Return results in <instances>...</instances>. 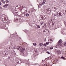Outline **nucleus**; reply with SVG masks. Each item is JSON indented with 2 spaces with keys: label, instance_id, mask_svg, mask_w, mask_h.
<instances>
[{
  "label": "nucleus",
  "instance_id": "f257e3e1",
  "mask_svg": "<svg viewBox=\"0 0 66 66\" xmlns=\"http://www.w3.org/2000/svg\"><path fill=\"white\" fill-rule=\"evenodd\" d=\"M57 46L58 47H59V48H61L63 46V43H62L61 39L60 40L57 44Z\"/></svg>",
  "mask_w": 66,
  "mask_h": 66
},
{
  "label": "nucleus",
  "instance_id": "f03ea898",
  "mask_svg": "<svg viewBox=\"0 0 66 66\" xmlns=\"http://www.w3.org/2000/svg\"><path fill=\"white\" fill-rule=\"evenodd\" d=\"M8 19V18L6 16H5V17H4L3 16H2L1 18V20L3 21V20H7Z\"/></svg>",
  "mask_w": 66,
  "mask_h": 66
},
{
  "label": "nucleus",
  "instance_id": "7ed1b4c3",
  "mask_svg": "<svg viewBox=\"0 0 66 66\" xmlns=\"http://www.w3.org/2000/svg\"><path fill=\"white\" fill-rule=\"evenodd\" d=\"M57 13L58 16H62L64 13L62 11H61L60 12H57Z\"/></svg>",
  "mask_w": 66,
  "mask_h": 66
},
{
  "label": "nucleus",
  "instance_id": "20e7f679",
  "mask_svg": "<svg viewBox=\"0 0 66 66\" xmlns=\"http://www.w3.org/2000/svg\"><path fill=\"white\" fill-rule=\"evenodd\" d=\"M52 63L51 62H49L48 63V65H47L46 64L45 65V66H52Z\"/></svg>",
  "mask_w": 66,
  "mask_h": 66
},
{
  "label": "nucleus",
  "instance_id": "39448f33",
  "mask_svg": "<svg viewBox=\"0 0 66 66\" xmlns=\"http://www.w3.org/2000/svg\"><path fill=\"white\" fill-rule=\"evenodd\" d=\"M22 54L24 56H27V55H28L27 53V52H26V51H25V52H23V53H22V54Z\"/></svg>",
  "mask_w": 66,
  "mask_h": 66
},
{
  "label": "nucleus",
  "instance_id": "423d86ee",
  "mask_svg": "<svg viewBox=\"0 0 66 66\" xmlns=\"http://www.w3.org/2000/svg\"><path fill=\"white\" fill-rule=\"evenodd\" d=\"M16 62L18 64H21V63H22V61L21 60H17L16 61Z\"/></svg>",
  "mask_w": 66,
  "mask_h": 66
},
{
  "label": "nucleus",
  "instance_id": "0eeeda50",
  "mask_svg": "<svg viewBox=\"0 0 66 66\" xmlns=\"http://www.w3.org/2000/svg\"><path fill=\"white\" fill-rule=\"evenodd\" d=\"M50 11V10H48ZM46 13L48 14V15H50L51 14V12H50L49 11H48V10H47L46 9Z\"/></svg>",
  "mask_w": 66,
  "mask_h": 66
},
{
  "label": "nucleus",
  "instance_id": "6e6552de",
  "mask_svg": "<svg viewBox=\"0 0 66 66\" xmlns=\"http://www.w3.org/2000/svg\"><path fill=\"white\" fill-rule=\"evenodd\" d=\"M20 51L21 52V54H22V52H25V49L24 48H22L20 50Z\"/></svg>",
  "mask_w": 66,
  "mask_h": 66
},
{
  "label": "nucleus",
  "instance_id": "1a4fd4ad",
  "mask_svg": "<svg viewBox=\"0 0 66 66\" xmlns=\"http://www.w3.org/2000/svg\"><path fill=\"white\" fill-rule=\"evenodd\" d=\"M58 9V7L56 6H54V11H56L57 10V9Z\"/></svg>",
  "mask_w": 66,
  "mask_h": 66
},
{
  "label": "nucleus",
  "instance_id": "9d476101",
  "mask_svg": "<svg viewBox=\"0 0 66 66\" xmlns=\"http://www.w3.org/2000/svg\"><path fill=\"white\" fill-rule=\"evenodd\" d=\"M48 43L51 44L52 43V39H49L48 41Z\"/></svg>",
  "mask_w": 66,
  "mask_h": 66
},
{
  "label": "nucleus",
  "instance_id": "9b49d317",
  "mask_svg": "<svg viewBox=\"0 0 66 66\" xmlns=\"http://www.w3.org/2000/svg\"><path fill=\"white\" fill-rule=\"evenodd\" d=\"M9 54V52L7 51H5V55L6 56V55H8Z\"/></svg>",
  "mask_w": 66,
  "mask_h": 66
},
{
  "label": "nucleus",
  "instance_id": "f8f14e48",
  "mask_svg": "<svg viewBox=\"0 0 66 66\" xmlns=\"http://www.w3.org/2000/svg\"><path fill=\"white\" fill-rule=\"evenodd\" d=\"M46 2V1L45 0H44L43 2H42V4L44 5L45 4Z\"/></svg>",
  "mask_w": 66,
  "mask_h": 66
},
{
  "label": "nucleus",
  "instance_id": "ddd939ff",
  "mask_svg": "<svg viewBox=\"0 0 66 66\" xmlns=\"http://www.w3.org/2000/svg\"><path fill=\"white\" fill-rule=\"evenodd\" d=\"M0 28L1 29H4V26L2 25H0Z\"/></svg>",
  "mask_w": 66,
  "mask_h": 66
},
{
  "label": "nucleus",
  "instance_id": "4468645a",
  "mask_svg": "<svg viewBox=\"0 0 66 66\" xmlns=\"http://www.w3.org/2000/svg\"><path fill=\"white\" fill-rule=\"evenodd\" d=\"M57 53L58 54H61V51H58Z\"/></svg>",
  "mask_w": 66,
  "mask_h": 66
},
{
  "label": "nucleus",
  "instance_id": "2eb2a0df",
  "mask_svg": "<svg viewBox=\"0 0 66 66\" xmlns=\"http://www.w3.org/2000/svg\"><path fill=\"white\" fill-rule=\"evenodd\" d=\"M3 55L5 56V51L3 52Z\"/></svg>",
  "mask_w": 66,
  "mask_h": 66
},
{
  "label": "nucleus",
  "instance_id": "dca6fc26",
  "mask_svg": "<svg viewBox=\"0 0 66 66\" xmlns=\"http://www.w3.org/2000/svg\"><path fill=\"white\" fill-rule=\"evenodd\" d=\"M47 10H48V11H49L50 12H51V9L50 8L48 9H46Z\"/></svg>",
  "mask_w": 66,
  "mask_h": 66
},
{
  "label": "nucleus",
  "instance_id": "f3484780",
  "mask_svg": "<svg viewBox=\"0 0 66 66\" xmlns=\"http://www.w3.org/2000/svg\"><path fill=\"white\" fill-rule=\"evenodd\" d=\"M16 49H18V50H19V49H20V46H18L16 47Z\"/></svg>",
  "mask_w": 66,
  "mask_h": 66
},
{
  "label": "nucleus",
  "instance_id": "a211bd4d",
  "mask_svg": "<svg viewBox=\"0 0 66 66\" xmlns=\"http://www.w3.org/2000/svg\"><path fill=\"white\" fill-rule=\"evenodd\" d=\"M39 45L41 46H42L43 45V44L42 43H40L39 44Z\"/></svg>",
  "mask_w": 66,
  "mask_h": 66
},
{
  "label": "nucleus",
  "instance_id": "6ab92c4d",
  "mask_svg": "<svg viewBox=\"0 0 66 66\" xmlns=\"http://www.w3.org/2000/svg\"><path fill=\"white\" fill-rule=\"evenodd\" d=\"M43 24H44V22H42L40 23V25H42Z\"/></svg>",
  "mask_w": 66,
  "mask_h": 66
},
{
  "label": "nucleus",
  "instance_id": "aec40b11",
  "mask_svg": "<svg viewBox=\"0 0 66 66\" xmlns=\"http://www.w3.org/2000/svg\"><path fill=\"white\" fill-rule=\"evenodd\" d=\"M20 16L21 17H24V16H25V14H24L23 16L22 15H20Z\"/></svg>",
  "mask_w": 66,
  "mask_h": 66
},
{
  "label": "nucleus",
  "instance_id": "412c9836",
  "mask_svg": "<svg viewBox=\"0 0 66 66\" xmlns=\"http://www.w3.org/2000/svg\"><path fill=\"white\" fill-rule=\"evenodd\" d=\"M33 45L34 46H35L37 45V44L35 43H33Z\"/></svg>",
  "mask_w": 66,
  "mask_h": 66
},
{
  "label": "nucleus",
  "instance_id": "4be33fe9",
  "mask_svg": "<svg viewBox=\"0 0 66 66\" xmlns=\"http://www.w3.org/2000/svg\"><path fill=\"white\" fill-rule=\"evenodd\" d=\"M44 17H45V15H42L41 17V18H42V19H44Z\"/></svg>",
  "mask_w": 66,
  "mask_h": 66
},
{
  "label": "nucleus",
  "instance_id": "5701e85b",
  "mask_svg": "<svg viewBox=\"0 0 66 66\" xmlns=\"http://www.w3.org/2000/svg\"><path fill=\"white\" fill-rule=\"evenodd\" d=\"M42 3H39V5H40V6H42Z\"/></svg>",
  "mask_w": 66,
  "mask_h": 66
},
{
  "label": "nucleus",
  "instance_id": "b1692460",
  "mask_svg": "<svg viewBox=\"0 0 66 66\" xmlns=\"http://www.w3.org/2000/svg\"><path fill=\"white\" fill-rule=\"evenodd\" d=\"M49 42H47L46 43V45H49Z\"/></svg>",
  "mask_w": 66,
  "mask_h": 66
},
{
  "label": "nucleus",
  "instance_id": "393cba45",
  "mask_svg": "<svg viewBox=\"0 0 66 66\" xmlns=\"http://www.w3.org/2000/svg\"><path fill=\"white\" fill-rule=\"evenodd\" d=\"M29 15V14H28V13H27L26 14V16H27V17H28Z\"/></svg>",
  "mask_w": 66,
  "mask_h": 66
},
{
  "label": "nucleus",
  "instance_id": "a878e982",
  "mask_svg": "<svg viewBox=\"0 0 66 66\" xmlns=\"http://www.w3.org/2000/svg\"><path fill=\"white\" fill-rule=\"evenodd\" d=\"M43 45L45 47H46V44L45 43L43 44Z\"/></svg>",
  "mask_w": 66,
  "mask_h": 66
},
{
  "label": "nucleus",
  "instance_id": "bb28decb",
  "mask_svg": "<svg viewBox=\"0 0 66 66\" xmlns=\"http://www.w3.org/2000/svg\"><path fill=\"white\" fill-rule=\"evenodd\" d=\"M3 7H4L5 8H6V7H7L5 5H4Z\"/></svg>",
  "mask_w": 66,
  "mask_h": 66
},
{
  "label": "nucleus",
  "instance_id": "cd10ccee",
  "mask_svg": "<svg viewBox=\"0 0 66 66\" xmlns=\"http://www.w3.org/2000/svg\"><path fill=\"white\" fill-rule=\"evenodd\" d=\"M61 58L62 59H63V60H64V59H65V58L64 57H63V56L61 57Z\"/></svg>",
  "mask_w": 66,
  "mask_h": 66
},
{
  "label": "nucleus",
  "instance_id": "c85d7f7f",
  "mask_svg": "<svg viewBox=\"0 0 66 66\" xmlns=\"http://www.w3.org/2000/svg\"><path fill=\"white\" fill-rule=\"evenodd\" d=\"M37 28H40V26H39V25H37Z\"/></svg>",
  "mask_w": 66,
  "mask_h": 66
},
{
  "label": "nucleus",
  "instance_id": "c756f323",
  "mask_svg": "<svg viewBox=\"0 0 66 66\" xmlns=\"http://www.w3.org/2000/svg\"><path fill=\"white\" fill-rule=\"evenodd\" d=\"M50 49L52 50L53 49V47H51L50 48Z\"/></svg>",
  "mask_w": 66,
  "mask_h": 66
},
{
  "label": "nucleus",
  "instance_id": "7c9ffc66",
  "mask_svg": "<svg viewBox=\"0 0 66 66\" xmlns=\"http://www.w3.org/2000/svg\"><path fill=\"white\" fill-rule=\"evenodd\" d=\"M6 3H9V1L8 0H6Z\"/></svg>",
  "mask_w": 66,
  "mask_h": 66
},
{
  "label": "nucleus",
  "instance_id": "2f4dec72",
  "mask_svg": "<svg viewBox=\"0 0 66 66\" xmlns=\"http://www.w3.org/2000/svg\"><path fill=\"white\" fill-rule=\"evenodd\" d=\"M5 5H6V6L7 7L9 6V4H6Z\"/></svg>",
  "mask_w": 66,
  "mask_h": 66
},
{
  "label": "nucleus",
  "instance_id": "473e14b6",
  "mask_svg": "<svg viewBox=\"0 0 66 66\" xmlns=\"http://www.w3.org/2000/svg\"><path fill=\"white\" fill-rule=\"evenodd\" d=\"M46 53H48V54H50V52H46Z\"/></svg>",
  "mask_w": 66,
  "mask_h": 66
},
{
  "label": "nucleus",
  "instance_id": "72a5a7b5",
  "mask_svg": "<svg viewBox=\"0 0 66 66\" xmlns=\"http://www.w3.org/2000/svg\"><path fill=\"white\" fill-rule=\"evenodd\" d=\"M45 30L47 31L48 32H49V30H48V29H45Z\"/></svg>",
  "mask_w": 66,
  "mask_h": 66
},
{
  "label": "nucleus",
  "instance_id": "f704fd0d",
  "mask_svg": "<svg viewBox=\"0 0 66 66\" xmlns=\"http://www.w3.org/2000/svg\"><path fill=\"white\" fill-rule=\"evenodd\" d=\"M2 3H3L4 4V3H5V1H4L3 2H2Z\"/></svg>",
  "mask_w": 66,
  "mask_h": 66
},
{
  "label": "nucleus",
  "instance_id": "c9c22d12",
  "mask_svg": "<svg viewBox=\"0 0 66 66\" xmlns=\"http://www.w3.org/2000/svg\"><path fill=\"white\" fill-rule=\"evenodd\" d=\"M64 46H66V43L65 44L64 43Z\"/></svg>",
  "mask_w": 66,
  "mask_h": 66
},
{
  "label": "nucleus",
  "instance_id": "e433bc0d",
  "mask_svg": "<svg viewBox=\"0 0 66 66\" xmlns=\"http://www.w3.org/2000/svg\"><path fill=\"white\" fill-rule=\"evenodd\" d=\"M44 17H45V18L44 19V20H45V19H46V17H45V16H44Z\"/></svg>",
  "mask_w": 66,
  "mask_h": 66
},
{
  "label": "nucleus",
  "instance_id": "4c0bfd02",
  "mask_svg": "<svg viewBox=\"0 0 66 66\" xmlns=\"http://www.w3.org/2000/svg\"><path fill=\"white\" fill-rule=\"evenodd\" d=\"M2 4V3L1 2H0V5H1Z\"/></svg>",
  "mask_w": 66,
  "mask_h": 66
},
{
  "label": "nucleus",
  "instance_id": "58836bf2",
  "mask_svg": "<svg viewBox=\"0 0 66 66\" xmlns=\"http://www.w3.org/2000/svg\"><path fill=\"white\" fill-rule=\"evenodd\" d=\"M4 1V0H1V2H3Z\"/></svg>",
  "mask_w": 66,
  "mask_h": 66
},
{
  "label": "nucleus",
  "instance_id": "ea45409f",
  "mask_svg": "<svg viewBox=\"0 0 66 66\" xmlns=\"http://www.w3.org/2000/svg\"><path fill=\"white\" fill-rule=\"evenodd\" d=\"M28 13H30V11H28Z\"/></svg>",
  "mask_w": 66,
  "mask_h": 66
},
{
  "label": "nucleus",
  "instance_id": "a19ab883",
  "mask_svg": "<svg viewBox=\"0 0 66 66\" xmlns=\"http://www.w3.org/2000/svg\"><path fill=\"white\" fill-rule=\"evenodd\" d=\"M54 16H56V14H54Z\"/></svg>",
  "mask_w": 66,
  "mask_h": 66
},
{
  "label": "nucleus",
  "instance_id": "79ce46f5",
  "mask_svg": "<svg viewBox=\"0 0 66 66\" xmlns=\"http://www.w3.org/2000/svg\"><path fill=\"white\" fill-rule=\"evenodd\" d=\"M46 30H43V32H46Z\"/></svg>",
  "mask_w": 66,
  "mask_h": 66
},
{
  "label": "nucleus",
  "instance_id": "37998d69",
  "mask_svg": "<svg viewBox=\"0 0 66 66\" xmlns=\"http://www.w3.org/2000/svg\"><path fill=\"white\" fill-rule=\"evenodd\" d=\"M52 25H54V23H53H53H52Z\"/></svg>",
  "mask_w": 66,
  "mask_h": 66
},
{
  "label": "nucleus",
  "instance_id": "c03bdc74",
  "mask_svg": "<svg viewBox=\"0 0 66 66\" xmlns=\"http://www.w3.org/2000/svg\"><path fill=\"white\" fill-rule=\"evenodd\" d=\"M31 12L32 13H33V10H32L31 11Z\"/></svg>",
  "mask_w": 66,
  "mask_h": 66
},
{
  "label": "nucleus",
  "instance_id": "a18cd8bd",
  "mask_svg": "<svg viewBox=\"0 0 66 66\" xmlns=\"http://www.w3.org/2000/svg\"><path fill=\"white\" fill-rule=\"evenodd\" d=\"M44 26H43L42 27V28L43 29H44Z\"/></svg>",
  "mask_w": 66,
  "mask_h": 66
},
{
  "label": "nucleus",
  "instance_id": "49530a36",
  "mask_svg": "<svg viewBox=\"0 0 66 66\" xmlns=\"http://www.w3.org/2000/svg\"><path fill=\"white\" fill-rule=\"evenodd\" d=\"M0 9H2V8L1 7H0Z\"/></svg>",
  "mask_w": 66,
  "mask_h": 66
},
{
  "label": "nucleus",
  "instance_id": "de8ad7c7",
  "mask_svg": "<svg viewBox=\"0 0 66 66\" xmlns=\"http://www.w3.org/2000/svg\"><path fill=\"white\" fill-rule=\"evenodd\" d=\"M46 38H45L44 39V40L45 41H46Z\"/></svg>",
  "mask_w": 66,
  "mask_h": 66
},
{
  "label": "nucleus",
  "instance_id": "09e8293b",
  "mask_svg": "<svg viewBox=\"0 0 66 66\" xmlns=\"http://www.w3.org/2000/svg\"><path fill=\"white\" fill-rule=\"evenodd\" d=\"M11 48L10 47H9V49H10Z\"/></svg>",
  "mask_w": 66,
  "mask_h": 66
},
{
  "label": "nucleus",
  "instance_id": "8fccbe9b",
  "mask_svg": "<svg viewBox=\"0 0 66 66\" xmlns=\"http://www.w3.org/2000/svg\"><path fill=\"white\" fill-rule=\"evenodd\" d=\"M51 20V21H52V20Z\"/></svg>",
  "mask_w": 66,
  "mask_h": 66
},
{
  "label": "nucleus",
  "instance_id": "3c124183",
  "mask_svg": "<svg viewBox=\"0 0 66 66\" xmlns=\"http://www.w3.org/2000/svg\"><path fill=\"white\" fill-rule=\"evenodd\" d=\"M8 58H9V59H10V57H9V58L8 57Z\"/></svg>",
  "mask_w": 66,
  "mask_h": 66
},
{
  "label": "nucleus",
  "instance_id": "603ef678",
  "mask_svg": "<svg viewBox=\"0 0 66 66\" xmlns=\"http://www.w3.org/2000/svg\"><path fill=\"white\" fill-rule=\"evenodd\" d=\"M65 12L66 13V10L65 11Z\"/></svg>",
  "mask_w": 66,
  "mask_h": 66
},
{
  "label": "nucleus",
  "instance_id": "864d4df0",
  "mask_svg": "<svg viewBox=\"0 0 66 66\" xmlns=\"http://www.w3.org/2000/svg\"><path fill=\"white\" fill-rule=\"evenodd\" d=\"M0 53H1V52H0Z\"/></svg>",
  "mask_w": 66,
  "mask_h": 66
},
{
  "label": "nucleus",
  "instance_id": "5fc2aeb1",
  "mask_svg": "<svg viewBox=\"0 0 66 66\" xmlns=\"http://www.w3.org/2000/svg\"><path fill=\"white\" fill-rule=\"evenodd\" d=\"M38 7H39V6H38Z\"/></svg>",
  "mask_w": 66,
  "mask_h": 66
},
{
  "label": "nucleus",
  "instance_id": "6e6d98bb",
  "mask_svg": "<svg viewBox=\"0 0 66 66\" xmlns=\"http://www.w3.org/2000/svg\"><path fill=\"white\" fill-rule=\"evenodd\" d=\"M45 26H46V25H45Z\"/></svg>",
  "mask_w": 66,
  "mask_h": 66
}]
</instances>
